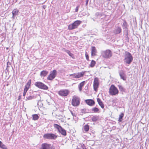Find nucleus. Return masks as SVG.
<instances>
[{"instance_id": "nucleus-3", "label": "nucleus", "mask_w": 149, "mask_h": 149, "mask_svg": "<svg viewBox=\"0 0 149 149\" xmlns=\"http://www.w3.org/2000/svg\"><path fill=\"white\" fill-rule=\"evenodd\" d=\"M81 22V21L77 20L72 24H70L68 26V29L69 30H72L77 28Z\"/></svg>"}, {"instance_id": "nucleus-31", "label": "nucleus", "mask_w": 149, "mask_h": 149, "mask_svg": "<svg viewBox=\"0 0 149 149\" xmlns=\"http://www.w3.org/2000/svg\"><path fill=\"white\" fill-rule=\"evenodd\" d=\"M66 52L69 55L71 56L72 57V56H73V54L71 53L68 50H65Z\"/></svg>"}, {"instance_id": "nucleus-25", "label": "nucleus", "mask_w": 149, "mask_h": 149, "mask_svg": "<svg viewBox=\"0 0 149 149\" xmlns=\"http://www.w3.org/2000/svg\"><path fill=\"white\" fill-rule=\"evenodd\" d=\"M124 116V114L123 113H121L119 116V119L118 121L120 122L122 120V118Z\"/></svg>"}, {"instance_id": "nucleus-17", "label": "nucleus", "mask_w": 149, "mask_h": 149, "mask_svg": "<svg viewBox=\"0 0 149 149\" xmlns=\"http://www.w3.org/2000/svg\"><path fill=\"white\" fill-rule=\"evenodd\" d=\"M84 72H82L76 73V78H79L83 77L84 74Z\"/></svg>"}, {"instance_id": "nucleus-40", "label": "nucleus", "mask_w": 149, "mask_h": 149, "mask_svg": "<svg viewBox=\"0 0 149 149\" xmlns=\"http://www.w3.org/2000/svg\"><path fill=\"white\" fill-rule=\"evenodd\" d=\"M21 98V96H19V99H18L19 100V99H20Z\"/></svg>"}, {"instance_id": "nucleus-9", "label": "nucleus", "mask_w": 149, "mask_h": 149, "mask_svg": "<svg viewBox=\"0 0 149 149\" xmlns=\"http://www.w3.org/2000/svg\"><path fill=\"white\" fill-rule=\"evenodd\" d=\"M35 85L38 88L45 90H47L48 87L42 82H37L35 84Z\"/></svg>"}, {"instance_id": "nucleus-13", "label": "nucleus", "mask_w": 149, "mask_h": 149, "mask_svg": "<svg viewBox=\"0 0 149 149\" xmlns=\"http://www.w3.org/2000/svg\"><path fill=\"white\" fill-rule=\"evenodd\" d=\"M119 75L121 79H122L124 80H126L125 75L123 71L121 70L120 72Z\"/></svg>"}, {"instance_id": "nucleus-19", "label": "nucleus", "mask_w": 149, "mask_h": 149, "mask_svg": "<svg viewBox=\"0 0 149 149\" xmlns=\"http://www.w3.org/2000/svg\"><path fill=\"white\" fill-rule=\"evenodd\" d=\"M48 73V71L45 70H43L41 72L40 75L41 77H44L46 76Z\"/></svg>"}, {"instance_id": "nucleus-26", "label": "nucleus", "mask_w": 149, "mask_h": 149, "mask_svg": "<svg viewBox=\"0 0 149 149\" xmlns=\"http://www.w3.org/2000/svg\"><path fill=\"white\" fill-rule=\"evenodd\" d=\"M32 117L33 118V119L34 120H37L39 118L37 114H34L32 115Z\"/></svg>"}, {"instance_id": "nucleus-27", "label": "nucleus", "mask_w": 149, "mask_h": 149, "mask_svg": "<svg viewBox=\"0 0 149 149\" xmlns=\"http://www.w3.org/2000/svg\"><path fill=\"white\" fill-rule=\"evenodd\" d=\"M98 119V117L97 116H94L91 118V119L93 121H96Z\"/></svg>"}, {"instance_id": "nucleus-30", "label": "nucleus", "mask_w": 149, "mask_h": 149, "mask_svg": "<svg viewBox=\"0 0 149 149\" xmlns=\"http://www.w3.org/2000/svg\"><path fill=\"white\" fill-rule=\"evenodd\" d=\"M118 88L120 89V90L121 91H124V88L123 86L121 85H118Z\"/></svg>"}, {"instance_id": "nucleus-2", "label": "nucleus", "mask_w": 149, "mask_h": 149, "mask_svg": "<svg viewBox=\"0 0 149 149\" xmlns=\"http://www.w3.org/2000/svg\"><path fill=\"white\" fill-rule=\"evenodd\" d=\"M119 92L118 89L113 85H111L109 89V94L112 95H117Z\"/></svg>"}, {"instance_id": "nucleus-15", "label": "nucleus", "mask_w": 149, "mask_h": 149, "mask_svg": "<svg viewBox=\"0 0 149 149\" xmlns=\"http://www.w3.org/2000/svg\"><path fill=\"white\" fill-rule=\"evenodd\" d=\"M91 50V56H95L97 52V50L95 47L94 46L92 47Z\"/></svg>"}, {"instance_id": "nucleus-34", "label": "nucleus", "mask_w": 149, "mask_h": 149, "mask_svg": "<svg viewBox=\"0 0 149 149\" xmlns=\"http://www.w3.org/2000/svg\"><path fill=\"white\" fill-rule=\"evenodd\" d=\"M70 76H72L73 78H76V73H74L70 74Z\"/></svg>"}, {"instance_id": "nucleus-21", "label": "nucleus", "mask_w": 149, "mask_h": 149, "mask_svg": "<svg viewBox=\"0 0 149 149\" xmlns=\"http://www.w3.org/2000/svg\"><path fill=\"white\" fill-rule=\"evenodd\" d=\"M83 130L85 132H88L89 130V126L87 125H84L83 127Z\"/></svg>"}, {"instance_id": "nucleus-32", "label": "nucleus", "mask_w": 149, "mask_h": 149, "mask_svg": "<svg viewBox=\"0 0 149 149\" xmlns=\"http://www.w3.org/2000/svg\"><path fill=\"white\" fill-rule=\"evenodd\" d=\"M31 83V80L30 79L27 83V84L26 85V86H28V87H29L30 86Z\"/></svg>"}, {"instance_id": "nucleus-41", "label": "nucleus", "mask_w": 149, "mask_h": 149, "mask_svg": "<svg viewBox=\"0 0 149 149\" xmlns=\"http://www.w3.org/2000/svg\"><path fill=\"white\" fill-rule=\"evenodd\" d=\"M38 96L39 97H40V95H38Z\"/></svg>"}, {"instance_id": "nucleus-22", "label": "nucleus", "mask_w": 149, "mask_h": 149, "mask_svg": "<svg viewBox=\"0 0 149 149\" xmlns=\"http://www.w3.org/2000/svg\"><path fill=\"white\" fill-rule=\"evenodd\" d=\"M121 29L120 27H118L115 31V33L116 34H118L120 33Z\"/></svg>"}, {"instance_id": "nucleus-36", "label": "nucleus", "mask_w": 149, "mask_h": 149, "mask_svg": "<svg viewBox=\"0 0 149 149\" xmlns=\"http://www.w3.org/2000/svg\"><path fill=\"white\" fill-rule=\"evenodd\" d=\"M79 6H78L76 7V9H75V11L76 12H78V9H79Z\"/></svg>"}, {"instance_id": "nucleus-28", "label": "nucleus", "mask_w": 149, "mask_h": 149, "mask_svg": "<svg viewBox=\"0 0 149 149\" xmlns=\"http://www.w3.org/2000/svg\"><path fill=\"white\" fill-rule=\"evenodd\" d=\"M0 147L3 149H6V147L0 141Z\"/></svg>"}, {"instance_id": "nucleus-29", "label": "nucleus", "mask_w": 149, "mask_h": 149, "mask_svg": "<svg viewBox=\"0 0 149 149\" xmlns=\"http://www.w3.org/2000/svg\"><path fill=\"white\" fill-rule=\"evenodd\" d=\"M95 64V61H94L93 60H92L91 61V64H90V66L91 67H93Z\"/></svg>"}, {"instance_id": "nucleus-5", "label": "nucleus", "mask_w": 149, "mask_h": 149, "mask_svg": "<svg viewBox=\"0 0 149 149\" xmlns=\"http://www.w3.org/2000/svg\"><path fill=\"white\" fill-rule=\"evenodd\" d=\"M54 128L57 129L58 132L62 135L65 136L66 134V131L61 126L58 124H54Z\"/></svg>"}, {"instance_id": "nucleus-10", "label": "nucleus", "mask_w": 149, "mask_h": 149, "mask_svg": "<svg viewBox=\"0 0 149 149\" xmlns=\"http://www.w3.org/2000/svg\"><path fill=\"white\" fill-rule=\"evenodd\" d=\"M99 80L98 78L97 77H95L93 81V88L96 91H97V88L99 87Z\"/></svg>"}, {"instance_id": "nucleus-12", "label": "nucleus", "mask_w": 149, "mask_h": 149, "mask_svg": "<svg viewBox=\"0 0 149 149\" xmlns=\"http://www.w3.org/2000/svg\"><path fill=\"white\" fill-rule=\"evenodd\" d=\"M69 91L68 90H61L58 92L59 95L62 96H67L69 93Z\"/></svg>"}, {"instance_id": "nucleus-6", "label": "nucleus", "mask_w": 149, "mask_h": 149, "mask_svg": "<svg viewBox=\"0 0 149 149\" xmlns=\"http://www.w3.org/2000/svg\"><path fill=\"white\" fill-rule=\"evenodd\" d=\"M102 56L105 58H108L112 56L111 52L109 49L102 52Z\"/></svg>"}, {"instance_id": "nucleus-20", "label": "nucleus", "mask_w": 149, "mask_h": 149, "mask_svg": "<svg viewBox=\"0 0 149 149\" xmlns=\"http://www.w3.org/2000/svg\"><path fill=\"white\" fill-rule=\"evenodd\" d=\"M85 81H83L81 82L79 86V88L80 91H81L82 90V87L84 86V84Z\"/></svg>"}, {"instance_id": "nucleus-18", "label": "nucleus", "mask_w": 149, "mask_h": 149, "mask_svg": "<svg viewBox=\"0 0 149 149\" xmlns=\"http://www.w3.org/2000/svg\"><path fill=\"white\" fill-rule=\"evenodd\" d=\"M97 101L99 105L103 109L104 107V106L101 100L99 98H97Z\"/></svg>"}, {"instance_id": "nucleus-23", "label": "nucleus", "mask_w": 149, "mask_h": 149, "mask_svg": "<svg viewBox=\"0 0 149 149\" xmlns=\"http://www.w3.org/2000/svg\"><path fill=\"white\" fill-rule=\"evenodd\" d=\"M92 111L95 113L99 112V109L96 107L93 108L91 109Z\"/></svg>"}, {"instance_id": "nucleus-37", "label": "nucleus", "mask_w": 149, "mask_h": 149, "mask_svg": "<svg viewBox=\"0 0 149 149\" xmlns=\"http://www.w3.org/2000/svg\"><path fill=\"white\" fill-rule=\"evenodd\" d=\"M26 92H27L26 91H24V93H23V96H25Z\"/></svg>"}, {"instance_id": "nucleus-11", "label": "nucleus", "mask_w": 149, "mask_h": 149, "mask_svg": "<svg viewBox=\"0 0 149 149\" xmlns=\"http://www.w3.org/2000/svg\"><path fill=\"white\" fill-rule=\"evenodd\" d=\"M56 74V70L51 71L50 72V74L47 78V79L49 80L53 79L55 77Z\"/></svg>"}, {"instance_id": "nucleus-42", "label": "nucleus", "mask_w": 149, "mask_h": 149, "mask_svg": "<svg viewBox=\"0 0 149 149\" xmlns=\"http://www.w3.org/2000/svg\"><path fill=\"white\" fill-rule=\"evenodd\" d=\"M82 149H86V148H82Z\"/></svg>"}, {"instance_id": "nucleus-8", "label": "nucleus", "mask_w": 149, "mask_h": 149, "mask_svg": "<svg viewBox=\"0 0 149 149\" xmlns=\"http://www.w3.org/2000/svg\"><path fill=\"white\" fill-rule=\"evenodd\" d=\"M40 149H55L51 144L43 143L41 144Z\"/></svg>"}, {"instance_id": "nucleus-35", "label": "nucleus", "mask_w": 149, "mask_h": 149, "mask_svg": "<svg viewBox=\"0 0 149 149\" xmlns=\"http://www.w3.org/2000/svg\"><path fill=\"white\" fill-rule=\"evenodd\" d=\"M29 87H28V86H25L24 91L27 92L28 90L29 89Z\"/></svg>"}, {"instance_id": "nucleus-16", "label": "nucleus", "mask_w": 149, "mask_h": 149, "mask_svg": "<svg viewBox=\"0 0 149 149\" xmlns=\"http://www.w3.org/2000/svg\"><path fill=\"white\" fill-rule=\"evenodd\" d=\"M86 102L88 105L90 106H93L95 104L94 101L92 100H86Z\"/></svg>"}, {"instance_id": "nucleus-7", "label": "nucleus", "mask_w": 149, "mask_h": 149, "mask_svg": "<svg viewBox=\"0 0 149 149\" xmlns=\"http://www.w3.org/2000/svg\"><path fill=\"white\" fill-rule=\"evenodd\" d=\"M57 136L52 133H47L43 135L44 138L47 139H54L57 137Z\"/></svg>"}, {"instance_id": "nucleus-38", "label": "nucleus", "mask_w": 149, "mask_h": 149, "mask_svg": "<svg viewBox=\"0 0 149 149\" xmlns=\"http://www.w3.org/2000/svg\"><path fill=\"white\" fill-rule=\"evenodd\" d=\"M88 0H86V6H87L88 5Z\"/></svg>"}, {"instance_id": "nucleus-14", "label": "nucleus", "mask_w": 149, "mask_h": 149, "mask_svg": "<svg viewBox=\"0 0 149 149\" xmlns=\"http://www.w3.org/2000/svg\"><path fill=\"white\" fill-rule=\"evenodd\" d=\"M19 12V10L16 8L15 9L13 10L12 12V13L13 14V18L14 19L15 16L18 15V13Z\"/></svg>"}, {"instance_id": "nucleus-33", "label": "nucleus", "mask_w": 149, "mask_h": 149, "mask_svg": "<svg viewBox=\"0 0 149 149\" xmlns=\"http://www.w3.org/2000/svg\"><path fill=\"white\" fill-rule=\"evenodd\" d=\"M122 26L125 28H126L127 26V23L125 21H124L122 25Z\"/></svg>"}, {"instance_id": "nucleus-1", "label": "nucleus", "mask_w": 149, "mask_h": 149, "mask_svg": "<svg viewBox=\"0 0 149 149\" xmlns=\"http://www.w3.org/2000/svg\"><path fill=\"white\" fill-rule=\"evenodd\" d=\"M133 60V57L130 53L126 52L125 55L124 62L126 64H130Z\"/></svg>"}, {"instance_id": "nucleus-24", "label": "nucleus", "mask_w": 149, "mask_h": 149, "mask_svg": "<svg viewBox=\"0 0 149 149\" xmlns=\"http://www.w3.org/2000/svg\"><path fill=\"white\" fill-rule=\"evenodd\" d=\"M36 97H35L33 95L29 96L28 97H26V100H30L33 99H34Z\"/></svg>"}, {"instance_id": "nucleus-4", "label": "nucleus", "mask_w": 149, "mask_h": 149, "mask_svg": "<svg viewBox=\"0 0 149 149\" xmlns=\"http://www.w3.org/2000/svg\"><path fill=\"white\" fill-rule=\"evenodd\" d=\"M80 104L79 98L77 96L74 95L73 97L72 101V105L74 107L78 106Z\"/></svg>"}, {"instance_id": "nucleus-39", "label": "nucleus", "mask_w": 149, "mask_h": 149, "mask_svg": "<svg viewBox=\"0 0 149 149\" xmlns=\"http://www.w3.org/2000/svg\"><path fill=\"white\" fill-rule=\"evenodd\" d=\"M86 58L87 60L88 59V56L87 55H86Z\"/></svg>"}]
</instances>
